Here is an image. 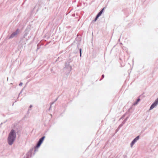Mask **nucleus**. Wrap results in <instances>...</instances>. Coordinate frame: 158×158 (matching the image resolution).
<instances>
[{
    "mask_svg": "<svg viewBox=\"0 0 158 158\" xmlns=\"http://www.w3.org/2000/svg\"><path fill=\"white\" fill-rule=\"evenodd\" d=\"M16 134L15 130H12L9 133L7 139L8 143L10 145H11L15 139Z\"/></svg>",
    "mask_w": 158,
    "mask_h": 158,
    "instance_id": "nucleus-1",
    "label": "nucleus"
},
{
    "mask_svg": "<svg viewBox=\"0 0 158 158\" xmlns=\"http://www.w3.org/2000/svg\"><path fill=\"white\" fill-rule=\"evenodd\" d=\"M158 104V98L156 99L155 102L152 104L149 110H152L153 108L155 107V106H156Z\"/></svg>",
    "mask_w": 158,
    "mask_h": 158,
    "instance_id": "nucleus-5",
    "label": "nucleus"
},
{
    "mask_svg": "<svg viewBox=\"0 0 158 158\" xmlns=\"http://www.w3.org/2000/svg\"><path fill=\"white\" fill-rule=\"evenodd\" d=\"M119 156L118 155L115 158H119Z\"/></svg>",
    "mask_w": 158,
    "mask_h": 158,
    "instance_id": "nucleus-20",
    "label": "nucleus"
},
{
    "mask_svg": "<svg viewBox=\"0 0 158 158\" xmlns=\"http://www.w3.org/2000/svg\"><path fill=\"white\" fill-rule=\"evenodd\" d=\"M112 156L111 155L110 157V158H112Z\"/></svg>",
    "mask_w": 158,
    "mask_h": 158,
    "instance_id": "nucleus-22",
    "label": "nucleus"
},
{
    "mask_svg": "<svg viewBox=\"0 0 158 158\" xmlns=\"http://www.w3.org/2000/svg\"><path fill=\"white\" fill-rule=\"evenodd\" d=\"M54 102H51V104H50V106L49 108V110H50L51 108V107H52V105L53 104H54Z\"/></svg>",
    "mask_w": 158,
    "mask_h": 158,
    "instance_id": "nucleus-11",
    "label": "nucleus"
},
{
    "mask_svg": "<svg viewBox=\"0 0 158 158\" xmlns=\"http://www.w3.org/2000/svg\"><path fill=\"white\" fill-rule=\"evenodd\" d=\"M81 50H82L80 48L79 49V52H81Z\"/></svg>",
    "mask_w": 158,
    "mask_h": 158,
    "instance_id": "nucleus-21",
    "label": "nucleus"
},
{
    "mask_svg": "<svg viewBox=\"0 0 158 158\" xmlns=\"http://www.w3.org/2000/svg\"><path fill=\"white\" fill-rule=\"evenodd\" d=\"M104 77V74H102V78L100 79V81L102 79H103Z\"/></svg>",
    "mask_w": 158,
    "mask_h": 158,
    "instance_id": "nucleus-12",
    "label": "nucleus"
},
{
    "mask_svg": "<svg viewBox=\"0 0 158 158\" xmlns=\"http://www.w3.org/2000/svg\"><path fill=\"white\" fill-rule=\"evenodd\" d=\"M23 85V83L22 82H20L19 84V85L20 86H21L22 85Z\"/></svg>",
    "mask_w": 158,
    "mask_h": 158,
    "instance_id": "nucleus-16",
    "label": "nucleus"
},
{
    "mask_svg": "<svg viewBox=\"0 0 158 158\" xmlns=\"http://www.w3.org/2000/svg\"><path fill=\"white\" fill-rule=\"evenodd\" d=\"M124 124H123L122 123L119 125V126L118 128L120 127H122Z\"/></svg>",
    "mask_w": 158,
    "mask_h": 158,
    "instance_id": "nucleus-13",
    "label": "nucleus"
},
{
    "mask_svg": "<svg viewBox=\"0 0 158 158\" xmlns=\"http://www.w3.org/2000/svg\"><path fill=\"white\" fill-rule=\"evenodd\" d=\"M26 158H28V157H27Z\"/></svg>",
    "mask_w": 158,
    "mask_h": 158,
    "instance_id": "nucleus-23",
    "label": "nucleus"
},
{
    "mask_svg": "<svg viewBox=\"0 0 158 158\" xmlns=\"http://www.w3.org/2000/svg\"><path fill=\"white\" fill-rule=\"evenodd\" d=\"M37 49L38 50L40 48V47H39L38 44H37Z\"/></svg>",
    "mask_w": 158,
    "mask_h": 158,
    "instance_id": "nucleus-17",
    "label": "nucleus"
},
{
    "mask_svg": "<svg viewBox=\"0 0 158 158\" xmlns=\"http://www.w3.org/2000/svg\"><path fill=\"white\" fill-rule=\"evenodd\" d=\"M32 107V105H30V107H29V109H28V111H29V110H31L30 109V108H31Z\"/></svg>",
    "mask_w": 158,
    "mask_h": 158,
    "instance_id": "nucleus-15",
    "label": "nucleus"
},
{
    "mask_svg": "<svg viewBox=\"0 0 158 158\" xmlns=\"http://www.w3.org/2000/svg\"><path fill=\"white\" fill-rule=\"evenodd\" d=\"M123 158H127V156L125 155H123Z\"/></svg>",
    "mask_w": 158,
    "mask_h": 158,
    "instance_id": "nucleus-14",
    "label": "nucleus"
},
{
    "mask_svg": "<svg viewBox=\"0 0 158 158\" xmlns=\"http://www.w3.org/2000/svg\"><path fill=\"white\" fill-rule=\"evenodd\" d=\"M79 52L80 53V56L81 57V52Z\"/></svg>",
    "mask_w": 158,
    "mask_h": 158,
    "instance_id": "nucleus-19",
    "label": "nucleus"
},
{
    "mask_svg": "<svg viewBox=\"0 0 158 158\" xmlns=\"http://www.w3.org/2000/svg\"><path fill=\"white\" fill-rule=\"evenodd\" d=\"M139 136L138 135L131 142V146L132 147L133 145L139 140Z\"/></svg>",
    "mask_w": 158,
    "mask_h": 158,
    "instance_id": "nucleus-6",
    "label": "nucleus"
},
{
    "mask_svg": "<svg viewBox=\"0 0 158 158\" xmlns=\"http://www.w3.org/2000/svg\"><path fill=\"white\" fill-rule=\"evenodd\" d=\"M128 117H127L122 122L123 124H124L127 121Z\"/></svg>",
    "mask_w": 158,
    "mask_h": 158,
    "instance_id": "nucleus-9",
    "label": "nucleus"
},
{
    "mask_svg": "<svg viewBox=\"0 0 158 158\" xmlns=\"http://www.w3.org/2000/svg\"><path fill=\"white\" fill-rule=\"evenodd\" d=\"M58 99V98H56L54 102H55L56 101H57V100Z\"/></svg>",
    "mask_w": 158,
    "mask_h": 158,
    "instance_id": "nucleus-18",
    "label": "nucleus"
},
{
    "mask_svg": "<svg viewBox=\"0 0 158 158\" xmlns=\"http://www.w3.org/2000/svg\"><path fill=\"white\" fill-rule=\"evenodd\" d=\"M140 99L139 98L137 99V100H136V101L133 104V105H136L138 103V102L140 101Z\"/></svg>",
    "mask_w": 158,
    "mask_h": 158,
    "instance_id": "nucleus-8",
    "label": "nucleus"
},
{
    "mask_svg": "<svg viewBox=\"0 0 158 158\" xmlns=\"http://www.w3.org/2000/svg\"><path fill=\"white\" fill-rule=\"evenodd\" d=\"M105 7H104L97 14V16H98V17H100L101 15L102 14V13H103L104 10L105 9Z\"/></svg>",
    "mask_w": 158,
    "mask_h": 158,
    "instance_id": "nucleus-7",
    "label": "nucleus"
},
{
    "mask_svg": "<svg viewBox=\"0 0 158 158\" xmlns=\"http://www.w3.org/2000/svg\"><path fill=\"white\" fill-rule=\"evenodd\" d=\"M72 69V67L70 65L69 62L66 61L65 63V67L64 68V71L66 73V75H68L70 73Z\"/></svg>",
    "mask_w": 158,
    "mask_h": 158,
    "instance_id": "nucleus-2",
    "label": "nucleus"
},
{
    "mask_svg": "<svg viewBox=\"0 0 158 158\" xmlns=\"http://www.w3.org/2000/svg\"><path fill=\"white\" fill-rule=\"evenodd\" d=\"M45 137V136H43L39 139L37 143L36 146L35 147V151H36V149L38 148L40 146L41 144L43 143Z\"/></svg>",
    "mask_w": 158,
    "mask_h": 158,
    "instance_id": "nucleus-3",
    "label": "nucleus"
},
{
    "mask_svg": "<svg viewBox=\"0 0 158 158\" xmlns=\"http://www.w3.org/2000/svg\"><path fill=\"white\" fill-rule=\"evenodd\" d=\"M98 17H98V16L96 15L95 19L92 21V22H95V21H96L97 20V19H98Z\"/></svg>",
    "mask_w": 158,
    "mask_h": 158,
    "instance_id": "nucleus-10",
    "label": "nucleus"
},
{
    "mask_svg": "<svg viewBox=\"0 0 158 158\" xmlns=\"http://www.w3.org/2000/svg\"><path fill=\"white\" fill-rule=\"evenodd\" d=\"M20 31L19 29L18 28L16 31L13 32L11 35L8 37V39H12L14 37H16L17 36L18 34Z\"/></svg>",
    "mask_w": 158,
    "mask_h": 158,
    "instance_id": "nucleus-4",
    "label": "nucleus"
}]
</instances>
